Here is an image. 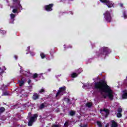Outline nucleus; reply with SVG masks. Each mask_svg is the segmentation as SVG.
Instances as JSON below:
<instances>
[{
    "label": "nucleus",
    "mask_w": 127,
    "mask_h": 127,
    "mask_svg": "<svg viewBox=\"0 0 127 127\" xmlns=\"http://www.w3.org/2000/svg\"><path fill=\"white\" fill-rule=\"evenodd\" d=\"M6 85H4V84H3L1 87H0L1 90L3 91V90H5L6 89Z\"/></svg>",
    "instance_id": "aec40b11"
},
{
    "label": "nucleus",
    "mask_w": 127,
    "mask_h": 127,
    "mask_svg": "<svg viewBox=\"0 0 127 127\" xmlns=\"http://www.w3.org/2000/svg\"><path fill=\"white\" fill-rule=\"evenodd\" d=\"M40 56H41L42 59H44V58H45V55L43 53H41L40 54Z\"/></svg>",
    "instance_id": "5701e85b"
},
{
    "label": "nucleus",
    "mask_w": 127,
    "mask_h": 127,
    "mask_svg": "<svg viewBox=\"0 0 127 127\" xmlns=\"http://www.w3.org/2000/svg\"><path fill=\"white\" fill-rule=\"evenodd\" d=\"M122 98L123 99H127V90L123 91V94L122 95Z\"/></svg>",
    "instance_id": "4468645a"
},
{
    "label": "nucleus",
    "mask_w": 127,
    "mask_h": 127,
    "mask_svg": "<svg viewBox=\"0 0 127 127\" xmlns=\"http://www.w3.org/2000/svg\"><path fill=\"white\" fill-rule=\"evenodd\" d=\"M0 7H2V5H0Z\"/></svg>",
    "instance_id": "c03bdc74"
},
{
    "label": "nucleus",
    "mask_w": 127,
    "mask_h": 127,
    "mask_svg": "<svg viewBox=\"0 0 127 127\" xmlns=\"http://www.w3.org/2000/svg\"><path fill=\"white\" fill-rule=\"evenodd\" d=\"M37 76H38L37 73H35V74H33V79H35V78H37Z\"/></svg>",
    "instance_id": "c85d7f7f"
},
{
    "label": "nucleus",
    "mask_w": 127,
    "mask_h": 127,
    "mask_svg": "<svg viewBox=\"0 0 127 127\" xmlns=\"http://www.w3.org/2000/svg\"><path fill=\"white\" fill-rule=\"evenodd\" d=\"M18 92H19L20 93H21V92H20V90H19Z\"/></svg>",
    "instance_id": "a18cd8bd"
},
{
    "label": "nucleus",
    "mask_w": 127,
    "mask_h": 127,
    "mask_svg": "<svg viewBox=\"0 0 127 127\" xmlns=\"http://www.w3.org/2000/svg\"><path fill=\"white\" fill-rule=\"evenodd\" d=\"M97 126H98L99 127H102V123L98 121L97 122Z\"/></svg>",
    "instance_id": "bb28decb"
},
{
    "label": "nucleus",
    "mask_w": 127,
    "mask_h": 127,
    "mask_svg": "<svg viewBox=\"0 0 127 127\" xmlns=\"http://www.w3.org/2000/svg\"><path fill=\"white\" fill-rule=\"evenodd\" d=\"M46 105V103H42V104H41L39 107L40 110H42V109H44Z\"/></svg>",
    "instance_id": "dca6fc26"
},
{
    "label": "nucleus",
    "mask_w": 127,
    "mask_h": 127,
    "mask_svg": "<svg viewBox=\"0 0 127 127\" xmlns=\"http://www.w3.org/2000/svg\"><path fill=\"white\" fill-rule=\"evenodd\" d=\"M6 32L5 31H2L0 30V33H2V34H5Z\"/></svg>",
    "instance_id": "c756f323"
},
{
    "label": "nucleus",
    "mask_w": 127,
    "mask_h": 127,
    "mask_svg": "<svg viewBox=\"0 0 127 127\" xmlns=\"http://www.w3.org/2000/svg\"><path fill=\"white\" fill-rule=\"evenodd\" d=\"M112 52L108 47H102L99 50V54L97 53V55L99 56H103V55H107L108 53Z\"/></svg>",
    "instance_id": "7ed1b4c3"
},
{
    "label": "nucleus",
    "mask_w": 127,
    "mask_h": 127,
    "mask_svg": "<svg viewBox=\"0 0 127 127\" xmlns=\"http://www.w3.org/2000/svg\"><path fill=\"white\" fill-rule=\"evenodd\" d=\"M10 23H13V21H14V17H15V15L14 14L11 13L10 14Z\"/></svg>",
    "instance_id": "f8f14e48"
},
{
    "label": "nucleus",
    "mask_w": 127,
    "mask_h": 127,
    "mask_svg": "<svg viewBox=\"0 0 127 127\" xmlns=\"http://www.w3.org/2000/svg\"><path fill=\"white\" fill-rule=\"evenodd\" d=\"M44 92H45V90H44V88H42L39 91V93H40V94H42V93H44Z\"/></svg>",
    "instance_id": "393cba45"
},
{
    "label": "nucleus",
    "mask_w": 127,
    "mask_h": 127,
    "mask_svg": "<svg viewBox=\"0 0 127 127\" xmlns=\"http://www.w3.org/2000/svg\"><path fill=\"white\" fill-rule=\"evenodd\" d=\"M18 84H19V85L20 86V87H21V86H22V85H23V84H24V82L23 81H22V79H21V81H18Z\"/></svg>",
    "instance_id": "f3484780"
},
{
    "label": "nucleus",
    "mask_w": 127,
    "mask_h": 127,
    "mask_svg": "<svg viewBox=\"0 0 127 127\" xmlns=\"http://www.w3.org/2000/svg\"><path fill=\"white\" fill-rule=\"evenodd\" d=\"M92 85H93V84H90V86H92Z\"/></svg>",
    "instance_id": "49530a36"
},
{
    "label": "nucleus",
    "mask_w": 127,
    "mask_h": 127,
    "mask_svg": "<svg viewBox=\"0 0 127 127\" xmlns=\"http://www.w3.org/2000/svg\"><path fill=\"white\" fill-rule=\"evenodd\" d=\"M106 127H108V125H106Z\"/></svg>",
    "instance_id": "de8ad7c7"
},
{
    "label": "nucleus",
    "mask_w": 127,
    "mask_h": 127,
    "mask_svg": "<svg viewBox=\"0 0 127 127\" xmlns=\"http://www.w3.org/2000/svg\"><path fill=\"white\" fill-rule=\"evenodd\" d=\"M64 48H65V45H64Z\"/></svg>",
    "instance_id": "09e8293b"
},
{
    "label": "nucleus",
    "mask_w": 127,
    "mask_h": 127,
    "mask_svg": "<svg viewBox=\"0 0 127 127\" xmlns=\"http://www.w3.org/2000/svg\"><path fill=\"white\" fill-rule=\"evenodd\" d=\"M102 3H104V4H106L107 5L108 7L111 8L113 7L114 6V2L112 1H111L109 0H100Z\"/></svg>",
    "instance_id": "423d86ee"
},
{
    "label": "nucleus",
    "mask_w": 127,
    "mask_h": 127,
    "mask_svg": "<svg viewBox=\"0 0 127 127\" xmlns=\"http://www.w3.org/2000/svg\"><path fill=\"white\" fill-rule=\"evenodd\" d=\"M84 87H87V88H90L89 87V83H87V84H86V85H84Z\"/></svg>",
    "instance_id": "473e14b6"
},
{
    "label": "nucleus",
    "mask_w": 127,
    "mask_h": 127,
    "mask_svg": "<svg viewBox=\"0 0 127 127\" xmlns=\"http://www.w3.org/2000/svg\"><path fill=\"white\" fill-rule=\"evenodd\" d=\"M81 127H87V125H83V126H82V125H80Z\"/></svg>",
    "instance_id": "4c0bfd02"
},
{
    "label": "nucleus",
    "mask_w": 127,
    "mask_h": 127,
    "mask_svg": "<svg viewBox=\"0 0 127 127\" xmlns=\"http://www.w3.org/2000/svg\"><path fill=\"white\" fill-rule=\"evenodd\" d=\"M13 6H10V7L13 8L12 10L13 13L17 12V9H22V6H21L19 0H13Z\"/></svg>",
    "instance_id": "f03ea898"
},
{
    "label": "nucleus",
    "mask_w": 127,
    "mask_h": 127,
    "mask_svg": "<svg viewBox=\"0 0 127 127\" xmlns=\"http://www.w3.org/2000/svg\"><path fill=\"white\" fill-rule=\"evenodd\" d=\"M95 88L101 92L103 98L108 97L110 100L114 99V91L104 82H99L95 83Z\"/></svg>",
    "instance_id": "f257e3e1"
},
{
    "label": "nucleus",
    "mask_w": 127,
    "mask_h": 127,
    "mask_svg": "<svg viewBox=\"0 0 127 127\" xmlns=\"http://www.w3.org/2000/svg\"><path fill=\"white\" fill-rule=\"evenodd\" d=\"M103 15L104 16V18L106 21H107V22H111V21H112V15L110 11H106L103 14Z\"/></svg>",
    "instance_id": "20e7f679"
},
{
    "label": "nucleus",
    "mask_w": 127,
    "mask_h": 127,
    "mask_svg": "<svg viewBox=\"0 0 127 127\" xmlns=\"http://www.w3.org/2000/svg\"><path fill=\"white\" fill-rule=\"evenodd\" d=\"M20 73H21V74L25 75V76H27V77L30 76V72H29V71H24L21 69V67Z\"/></svg>",
    "instance_id": "9b49d317"
},
{
    "label": "nucleus",
    "mask_w": 127,
    "mask_h": 127,
    "mask_svg": "<svg viewBox=\"0 0 127 127\" xmlns=\"http://www.w3.org/2000/svg\"><path fill=\"white\" fill-rule=\"evenodd\" d=\"M53 6V4H50L49 5H47L45 6V9L47 11H51L52 10V7Z\"/></svg>",
    "instance_id": "9d476101"
},
{
    "label": "nucleus",
    "mask_w": 127,
    "mask_h": 127,
    "mask_svg": "<svg viewBox=\"0 0 127 127\" xmlns=\"http://www.w3.org/2000/svg\"><path fill=\"white\" fill-rule=\"evenodd\" d=\"M100 113L102 116H103V117L107 118L109 115V111L107 109H104L103 110L100 111Z\"/></svg>",
    "instance_id": "6e6552de"
},
{
    "label": "nucleus",
    "mask_w": 127,
    "mask_h": 127,
    "mask_svg": "<svg viewBox=\"0 0 127 127\" xmlns=\"http://www.w3.org/2000/svg\"><path fill=\"white\" fill-rule=\"evenodd\" d=\"M0 70H1V68H0Z\"/></svg>",
    "instance_id": "8fccbe9b"
},
{
    "label": "nucleus",
    "mask_w": 127,
    "mask_h": 127,
    "mask_svg": "<svg viewBox=\"0 0 127 127\" xmlns=\"http://www.w3.org/2000/svg\"><path fill=\"white\" fill-rule=\"evenodd\" d=\"M28 84H30V83H31V80H29L28 81Z\"/></svg>",
    "instance_id": "e433bc0d"
},
{
    "label": "nucleus",
    "mask_w": 127,
    "mask_h": 127,
    "mask_svg": "<svg viewBox=\"0 0 127 127\" xmlns=\"http://www.w3.org/2000/svg\"><path fill=\"white\" fill-rule=\"evenodd\" d=\"M27 48H28V50H29V49H30V47L29 46V47H28Z\"/></svg>",
    "instance_id": "79ce46f5"
},
{
    "label": "nucleus",
    "mask_w": 127,
    "mask_h": 127,
    "mask_svg": "<svg viewBox=\"0 0 127 127\" xmlns=\"http://www.w3.org/2000/svg\"><path fill=\"white\" fill-rule=\"evenodd\" d=\"M8 95V92L5 91H3L2 96H7Z\"/></svg>",
    "instance_id": "412c9836"
},
{
    "label": "nucleus",
    "mask_w": 127,
    "mask_h": 127,
    "mask_svg": "<svg viewBox=\"0 0 127 127\" xmlns=\"http://www.w3.org/2000/svg\"><path fill=\"white\" fill-rule=\"evenodd\" d=\"M65 90H66V87H65L60 88L59 90L57 93L56 97H58V96H62V95H63V94L65 93Z\"/></svg>",
    "instance_id": "0eeeda50"
},
{
    "label": "nucleus",
    "mask_w": 127,
    "mask_h": 127,
    "mask_svg": "<svg viewBox=\"0 0 127 127\" xmlns=\"http://www.w3.org/2000/svg\"><path fill=\"white\" fill-rule=\"evenodd\" d=\"M64 126L65 127H68V122H65L64 124Z\"/></svg>",
    "instance_id": "2f4dec72"
},
{
    "label": "nucleus",
    "mask_w": 127,
    "mask_h": 127,
    "mask_svg": "<svg viewBox=\"0 0 127 127\" xmlns=\"http://www.w3.org/2000/svg\"><path fill=\"white\" fill-rule=\"evenodd\" d=\"M120 6H121V7H123V3H120Z\"/></svg>",
    "instance_id": "a19ab883"
},
{
    "label": "nucleus",
    "mask_w": 127,
    "mask_h": 127,
    "mask_svg": "<svg viewBox=\"0 0 127 127\" xmlns=\"http://www.w3.org/2000/svg\"><path fill=\"white\" fill-rule=\"evenodd\" d=\"M4 111H5V109H4V108H3V107H1L0 108V114H2V113H3V112H4Z\"/></svg>",
    "instance_id": "a211bd4d"
},
{
    "label": "nucleus",
    "mask_w": 127,
    "mask_h": 127,
    "mask_svg": "<svg viewBox=\"0 0 127 127\" xmlns=\"http://www.w3.org/2000/svg\"><path fill=\"white\" fill-rule=\"evenodd\" d=\"M66 0H60L61 2H65V1H66Z\"/></svg>",
    "instance_id": "f704fd0d"
},
{
    "label": "nucleus",
    "mask_w": 127,
    "mask_h": 127,
    "mask_svg": "<svg viewBox=\"0 0 127 127\" xmlns=\"http://www.w3.org/2000/svg\"><path fill=\"white\" fill-rule=\"evenodd\" d=\"M123 112V109H122V108L120 107L118 108V112L119 113H121Z\"/></svg>",
    "instance_id": "a878e982"
},
{
    "label": "nucleus",
    "mask_w": 127,
    "mask_h": 127,
    "mask_svg": "<svg viewBox=\"0 0 127 127\" xmlns=\"http://www.w3.org/2000/svg\"><path fill=\"white\" fill-rule=\"evenodd\" d=\"M33 99L34 100H37L39 99V95L37 94V93H34L33 95Z\"/></svg>",
    "instance_id": "ddd939ff"
},
{
    "label": "nucleus",
    "mask_w": 127,
    "mask_h": 127,
    "mask_svg": "<svg viewBox=\"0 0 127 127\" xmlns=\"http://www.w3.org/2000/svg\"><path fill=\"white\" fill-rule=\"evenodd\" d=\"M3 68L4 69V70H6V68H5V66H3Z\"/></svg>",
    "instance_id": "37998d69"
},
{
    "label": "nucleus",
    "mask_w": 127,
    "mask_h": 127,
    "mask_svg": "<svg viewBox=\"0 0 127 127\" xmlns=\"http://www.w3.org/2000/svg\"><path fill=\"white\" fill-rule=\"evenodd\" d=\"M117 117L118 118H122V114L120 113H117Z\"/></svg>",
    "instance_id": "cd10ccee"
},
{
    "label": "nucleus",
    "mask_w": 127,
    "mask_h": 127,
    "mask_svg": "<svg viewBox=\"0 0 127 127\" xmlns=\"http://www.w3.org/2000/svg\"><path fill=\"white\" fill-rule=\"evenodd\" d=\"M31 55L32 56H34V55H35V53H31Z\"/></svg>",
    "instance_id": "72a5a7b5"
},
{
    "label": "nucleus",
    "mask_w": 127,
    "mask_h": 127,
    "mask_svg": "<svg viewBox=\"0 0 127 127\" xmlns=\"http://www.w3.org/2000/svg\"><path fill=\"white\" fill-rule=\"evenodd\" d=\"M37 117L38 116L37 114H34L32 117H31L29 121L28 126L29 127H31L32 126L33 124L36 121V119H37Z\"/></svg>",
    "instance_id": "39448f33"
},
{
    "label": "nucleus",
    "mask_w": 127,
    "mask_h": 127,
    "mask_svg": "<svg viewBox=\"0 0 127 127\" xmlns=\"http://www.w3.org/2000/svg\"><path fill=\"white\" fill-rule=\"evenodd\" d=\"M123 15H124V18H127V13L126 12V11H124L123 12Z\"/></svg>",
    "instance_id": "b1692460"
},
{
    "label": "nucleus",
    "mask_w": 127,
    "mask_h": 127,
    "mask_svg": "<svg viewBox=\"0 0 127 127\" xmlns=\"http://www.w3.org/2000/svg\"><path fill=\"white\" fill-rule=\"evenodd\" d=\"M112 123L111 127H118V124L116 122L112 121Z\"/></svg>",
    "instance_id": "2eb2a0df"
},
{
    "label": "nucleus",
    "mask_w": 127,
    "mask_h": 127,
    "mask_svg": "<svg viewBox=\"0 0 127 127\" xmlns=\"http://www.w3.org/2000/svg\"><path fill=\"white\" fill-rule=\"evenodd\" d=\"M48 71L49 72H50V71H51V68H49V69H48Z\"/></svg>",
    "instance_id": "58836bf2"
},
{
    "label": "nucleus",
    "mask_w": 127,
    "mask_h": 127,
    "mask_svg": "<svg viewBox=\"0 0 127 127\" xmlns=\"http://www.w3.org/2000/svg\"><path fill=\"white\" fill-rule=\"evenodd\" d=\"M82 72H83V70L82 69V68H79L76 71L77 73L73 72L71 74L72 78H76V77H77L78 75H79V74H80V73H82Z\"/></svg>",
    "instance_id": "1a4fd4ad"
},
{
    "label": "nucleus",
    "mask_w": 127,
    "mask_h": 127,
    "mask_svg": "<svg viewBox=\"0 0 127 127\" xmlns=\"http://www.w3.org/2000/svg\"><path fill=\"white\" fill-rule=\"evenodd\" d=\"M64 100L65 102H67V103H69V99L68 98H64Z\"/></svg>",
    "instance_id": "7c9ffc66"
},
{
    "label": "nucleus",
    "mask_w": 127,
    "mask_h": 127,
    "mask_svg": "<svg viewBox=\"0 0 127 127\" xmlns=\"http://www.w3.org/2000/svg\"><path fill=\"white\" fill-rule=\"evenodd\" d=\"M69 114L70 116H74L75 114H76V112H75V111H71L69 112Z\"/></svg>",
    "instance_id": "4be33fe9"
},
{
    "label": "nucleus",
    "mask_w": 127,
    "mask_h": 127,
    "mask_svg": "<svg viewBox=\"0 0 127 127\" xmlns=\"http://www.w3.org/2000/svg\"><path fill=\"white\" fill-rule=\"evenodd\" d=\"M14 58H15V59H17V56H14Z\"/></svg>",
    "instance_id": "ea45409f"
},
{
    "label": "nucleus",
    "mask_w": 127,
    "mask_h": 127,
    "mask_svg": "<svg viewBox=\"0 0 127 127\" xmlns=\"http://www.w3.org/2000/svg\"><path fill=\"white\" fill-rule=\"evenodd\" d=\"M4 70H2L1 71H0V75H1V73H3Z\"/></svg>",
    "instance_id": "c9c22d12"
},
{
    "label": "nucleus",
    "mask_w": 127,
    "mask_h": 127,
    "mask_svg": "<svg viewBox=\"0 0 127 127\" xmlns=\"http://www.w3.org/2000/svg\"><path fill=\"white\" fill-rule=\"evenodd\" d=\"M92 106V103L88 102L86 104V106L87 107V108H91Z\"/></svg>",
    "instance_id": "6ab92c4d"
}]
</instances>
